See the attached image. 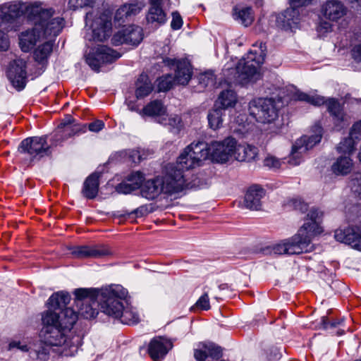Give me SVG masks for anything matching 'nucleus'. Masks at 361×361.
Wrapping results in <instances>:
<instances>
[{"label":"nucleus","instance_id":"nucleus-32","mask_svg":"<svg viewBox=\"0 0 361 361\" xmlns=\"http://www.w3.org/2000/svg\"><path fill=\"white\" fill-rule=\"evenodd\" d=\"M166 113V107L163 102L159 99L151 101L140 111V114L142 116L159 117V120H161V117L165 116Z\"/></svg>","mask_w":361,"mask_h":361},{"label":"nucleus","instance_id":"nucleus-62","mask_svg":"<svg viewBox=\"0 0 361 361\" xmlns=\"http://www.w3.org/2000/svg\"><path fill=\"white\" fill-rule=\"evenodd\" d=\"M9 47V39L7 35L0 30V49L6 51Z\"/></svg>","mask_w":361,"mask_h":361},{"label":"nucleus","instance_id":"nucleus-37","mask_svg":"<svg viewBox=\"0 0 361 361\" xmlns=\"http://www.w3.org/2000/svg\"><path fill=\"white\" fill-rule=\"evenodd\" d=\"M140 8L136 4H124L117 9L114 21L118 25L123 23L128 17L139 13Z\"/></svg>","mask_w":361,"mask_h":361},{"label":"nucleus","instance_id":"nucleus-36","mask_svg":"<svg viewBox=\"0 0 361 361\" xmlns=\"http://www.w3.org/2000/svg\"><path fill=\"white\" fill-rule=\"evenodd\" d=\"M51 345H49L42 341L35 343L32 345V348L30 351V356L35 359H39L40 360H47L49 357L50 349Z\"/></svg>","mask_w":361,"mask_h":361},{"label":"nucleus","instance_id":"nucleus-58","mask_svg":"<svg viewBox=\"0 0 361 361\" xmlns=\"http://www.w3.org/2000/svg\"><path fill=\"white\" fill-rule=\"evenodd\" d=\"M172 20L171 23V27L173 30H178L182 27L183 20L180 15L178 12H173L172 13Z\"/></svg>","mask_w":361,"mask_h":361},{"label":"nucleus","instance_id":"nucleus-15","mask_svg":"<svg viewBox=\"0 0 361 361\" xmlns=\"http://www.w3.org/2000/svg\"><path fill=\"white\" fill-rule=\"evenodd\" d=\"M87 130V124H80L70 115L59 125L56 133L54 135V140L61 142L75 135L85 133Z\"/></svg>","mask_w":361,"mask_h":361},{"label":"nucleus","instance_id":"nucleus-31","mask_svg":"<svg viewBox=\"0 0 361 361\" xmlns=\"http://www.w3.org/2000/svg\"><path fill=\"white\" fill-rule=\"evenodd\" d=\"M353 165V161L350 155L340 156L332 164L331 171L336 176H345L351 172Z\"/></svg>","mask_w":361,"mask_h":361},{"label":"nucleus","instance_id":"nucleus-14","mask_svg":"<svg viewBox=\"0 0 361 361\" xmlns=\"http://www.w3.org/2000/svg\"><path fill=\"white\" fill-rule=\"evenodd\" d=\"M120 57L121 54L114 49L104 45H97L92 49L85 60L92 70L99 71L102 64L111 63Z\"/></svg>","mask_w":361,"mask_h":361},{"label":"nucleus","instance_id":"nucleus-11","mask_svg":"<svg viewBox=\"0 0 361 361\" xmlns=\"http://www.w3.org/2000/svg\"><path fill=\"white\" fill-rule=\"evenodd\" d=\"M49 149L47 136L25 138L21 141L18 149V152L27 155L30 161L48 154Z\"/></svg>","mask_w":361,"mask_h":361},{"label":"nucleus","instance_id":"nucleus-22","mask_svg":"<svg viewBox=\"0 0 361 361\" xmlns=\"http://www.w3.org/2000/svg\"><path fill=\"white\" fill-rule=\"evenodd\" d=\"M170 66L176 67L174 79L177 84L187 85L192 76V68L190 63L184 59H167L166 61Z\"/></svg>","mask_w":361,"mask_h":361},{"label":"nucleus","instance_id":"nucleus-60","mask_svg":"<svg viewBox=\"0 0 361 361\" xmlns=\"http://www.w3.org/2000/svg\"><path fill=\"white\" fill-rule=\"evenodd\" d=\"M326 101L324 97L319 95H309L308 103L314 106L326 105Z\"/></svg>","mask_w":361,"mask_h":361},{"label":"nucleus","instance_id":"nucleus-1","mask_svg":"<svg viewBox=\"0 0 361 361\" xmlns=\"http://www.w3.org/2000/svg\"><path fill=\"white\" fill-rule=\"evenodd\" d=\"M71 299L66 291L53 293L48 300V310L42 315V328L40 337L51 346H71L73 344L71 329L78 316L71 307H66Z\"/></svg>","mask_w":361,"mask_h":361},{"label":"nucleus","instance_id":"nucleus-12","mask_svg":"<svg viewBox=\"0 0 361 361\" xmlns=\"http://www.w3.org/2000/svg\"><path fill=\"white\" fill-rule=\"evenodd\" d=\"M235 140L227 137L223 141H214L209 145L206 144L208 159L220 163H225L230 159H234Z\"/></svg>","mask_w":361,"mask_h":361},{"label":"nucleus","instance_id":"nucleus-35","mask_svg":"<svg viewBox=\"0 0 361 361\" xmlns=\"http://www.w3.org/2000/svg\"><path fill=\"white\" fill-rule=\"evenodd\" d=\"M153 86L149 78L146 74H141L136 82L135 96L142 99L148 96L152 91Z\"/></svg>","mask_w":361,"mask_h":361},{"label":"nucleus","instance_id":"nucleus-8","mask_svg":"<svg viewBox=\"0 0 361 361\" xmlns=\"http://www.w3.org/2000/svg\"><path fill=\"white\" fill-rule=\"evenodd\" d=\"M85 23L92 29V39L95 42H104L111 34V18L104 13L98 11L87 12L85 16Z\"/></svg>","mask_w":361,"mask_h":361},{"label":"nucleus","instance_id":"nucleus-53","mask_svg":"<svg viewBox=\"0 0 361 361\" xmlns=\"http://www.w3.org/2000/svg\"><path fill=\"white\" fill-rule=\"evenodd\" d=\"M281 163L282 161L279 159L274 156L269 155L264 159V165L269 169H279Z\"/></svg>","mask_w":361,"mask_h":361},{"label":"nucleus","instance_id":"nucleus-45","mask_svg":"<svg viewBox=\"0 0 361 361\" xmlns=\"http://www.w3.org/2000/svg\"><path fill=\"white\" fill-rule=\"evenodd\" d=\"M124 178L130 185L134 186L133 189L135 190L138 188L141 189L142 183L145 180V176L140 171H133Z\"/></svg>","mask_w":361,"mask_h":361},{"label":"nucleus","instance_id":"nucleus-46","mask_svg":"<svg viewBox=\"0 0 361 361\" xmlns=\"http://www.w3.org/2000/svg\"><path fill=\"white\" fill-rule=\"evenodd\" d=\"M355 140L350 135L349 137L345 138L338 144L337 151L340 153L350 155L355 150Z\"/></svg>","mask_w":361,"mask_h":361},{"label":"nucleus","instance_id":"nucleus-39","mask_svg":"<svg viewBox=\"0 0 361 361\" xmlns=\"http://www.w3.org/2000/svg\"><path fill=\"white\" fill-rule=\"evenodd\" d=\"M237 102V96L234 91L226 90L222 91L216 101L219 108L222 111L226 109L233 107Z\"/></svg>","mask_w":361,"mask_h":361},{"label":"nucleus","instance_id":"nucleus-52","mask_svg":"<svg viewBox=\"0 0 361 361\" xmlns=\"http://www.w3.org/2000/svg\"><path fill=\"white\" fill-rule=\"evenodd\" d=\"M290 207H292L295 210H298L302 213L307 211L308 206L301 199L294 198L289 201Z\"/></svg>","mask_w":361,"mask_h":361},{"label":"nucleus","instance_id":"nucleus-61","mask_svg":"<svg viewBox=\"0 0 361 361\" xmlns=\"http://www.w3.org/2000/svg\"><path fill=\"white\" fill-rule=\"evenodd\" d=\"M104 127V123L101 120H96L87 126V128H88L89 130L94 133H98Z\"/></svg>","mask_w":361,"mask_h":361},{"label":"nucleus","instance_id":"nucleus-33","mask_svg":"<svg viewBox=\"0 0 361 361\" xmlns=\"http://www.w3.org/2000/svg\"><path fill=\"white\" fill-rule=\"evenodd\" d=\"M101 290H96L88 288H77L74 290L75 303L76 306L93 300H99Z\"/></svg>","mask_w":361,"mask_h":361},{"label":"nucleus","instance_id":"nucleus-44","mask_svg":"<svg viewBox=\"0 0 361 361\" xmlns=\"http://www.w3.org/2000/svg\"><path fill=\"white\" fill-rule=\"evenodd\" d=\"M323 213L318 209L312 208L307 214L308 221L305 222L303 225H308L307 231L312 227V224H316L319 228L318 234L322 232V228L319 225V220L322 217Z\"/></svg>","mask_w":361,"mask_h":361},{"label":"nucleus","instance_id":"nucleus-17","mask_svg":"<svg viewBox=\"0 0 361 361\" xmlns=\"http://www.w3.org/2000/svg\"><path fill=\"white\" fill-rule=\"evenodd\" d=\"M142 39V29L140 26L131 25L114 35L111 41L115 46L122 44L137 46Z\"/></svg>","mask_w":361,"mask_h":361},{"label":"nucleus","instance_id":"nucleus-25","mask_svg":"<svg viewBox=\"0 0 361 361\" xmlns=\"http://www.w3.org/2000/svg\"><path fill=\"white\" fill-rule=\"evenodd\" d=\"M264 190L258 186L250 187L245 195V206L252 210H259L262 207L261 199L264 197Z\"/></svg>","mask_w":361,"mask_h":361},{"label":"nucleus","instance_id":"nucleus-5","mask_svg":"<svg viewBox=\"0 0 361 361\" xmlns=\"http://www.w3.org/2000/svg\"><path fill=\"white\" fill-rule=\"evenodd\" d=\"M208 159V152L206 150V143L204 142H192L187 146L180 154L176 163L183 173L201 165L202 161Z\"/></svg>","mask_w":361,"mask_h":361},{"label":"nucleus","instance_id":"nucleus-26","mask_svg":"<svg viewBox=\"0 0 361 361\" xmlns=\"http://www.w3.org/2000/svg\"><path fill=\"white\" fill-rule=\"evenodd\" d=\"M140 192L142 197L148 200H154L159 195L163 194L159 176L154 178L147 180L142 183Z\"/></svg>","mask_w":361,"mask_h":361},{"label":"nucleus","instance_id":"nucleus-24","mask_svg":"<svg viewBox=\"0 0 361 361\" xmlns=\"http://www.w3.org/2000/svg\"><path fill=\"white\" fill-rule=\"evenodd\" d=\"M300 21V12L298 7L290 5L283 13L277 17L279 26L285 30L295 27Z\"/></svg>","mask_w":361,"mask_h":361},{"label":"nucleus","instance_id":"nucleus-6","mask_svg":"<svg viewBox=\"0 0 361 361\" xmlns=\"http://www.w3.org/2000/svg\"><path fill=\"white\" fill-rule=\"evenodd\" d=\"M159 178L163 194L167 196L178 194L188 186L185 173L176 165L166 164Z\"/></svg>","mask_w":361,"mask_h":361},{"label":"nucleus","instance_id":"nucleus-42","mask_svg":"<svg viewBox=\"0 0 361 361\" xmlns=\"http://www.w3.org/2000/svg\"><path fill=\"white\" fill-rule=\"evenodd\" d=\"M159 123L169 126L171 131L178 133L183 127L181 118L178 115H166L158 121Z\"/></svg>","mask_w":361,"mask_h":361},{"label":"nucleus","instance_id":"nucleus-4","mask_svg":"<svg viewBox=\"0 0 361 361\" xmlns=\"http://www.w3.org/2000/svg\"><path fill=\"white\" fill-rule=\"evenodd\" d=\"M128 291L121 286H111L101 290L99 298L102 311L109 317L117 319L125 304Z\"/></svg>","mask_w":361,"mask_h":361},{"label":"nucleus","instance_id":"nucleus-9","mask_svg":"<svg viewBox=\"0 0 361 361\" xmlns=\"http://www.w3.org/2000/svg\"><path fill=\"white\" fill-rule=\"evenodd\" d=\"M249 112L256 121L269 123L278 117L274 100L269 98H259L250 102Z\"/></svg>","mask_w":361,"mask_h":361},{"label":"nucleus","instance_id":"nucleus-7","mask_svg":"<svg viewBox=\"0 0 361 361\" xmlns=\"http://www.w3.org/2000/svg\"><path fill=\"white\" fill-rule=\"evenodd\" d=\"M54 10L42 9L39 7V11L35 15H33L31 22L36 25V30H39L43 35V37L49 36L56 37L63 29L64 20L61 17L53 18Z\"/></svg>","mask_w":361,"mask_h":361},{"label":"nucleus","instance_id":"nucleus-30","mask_svg":"<svg viewBox=\"0 0 361 361\" xmlns=\"http://www.w3.org/2000/svg\"><path fill=\"white\" fill-rule=\"evenodd\" d=\"M99 174L93 173L85 180L82 190L83 196L87 199L92 200L96 197L99 191Z\"/></svg>","mask_w":361,"mask_h":361},{"label":"nucleus","instance_id":"nucleus-57","mask_svg":"<svg viewBox=\"0 0 361 361\" xmlns=\"http://www.w3.org/2000/svg\"><path fill=\"white\" fill-rule=\"evenodd\" d=\"M350 135L355 140H361V121L353 124L350 132Z\"/></svg>","mask_w":361,"mask_h":361},{"label":"nucleus","instance_id":"nucleus-59","mask_svg":"<svg viewBox=\"0 0 361 361\" xmlns=\"http://www.w3.org/2000/svg\"><path fill=\"white\" fill-rule=\"evenodd\" d=\"M343 319H337L333 322H329L326 317H322L321 324L324 329L334 328L341 324Z\"/></svg>","mask_w":361,"mask_h":361},{"label":"nucleus","instance_id":"nucleus-47","mask_svg":"<svg viewBox=\"0 0 361 361\" xmlns=\"http://www.w3.org/2000/svg\"><path fill=\"white\" fill-rule=\"evenodd\" d=\"M176 83V80L171 75L168 74L163 75L157 80L158 91L166 92L172 88L173 85Z\"/></svg>","mask_w":361,"mask_h":361},{"label":"nucleus","instance_id":"nucleus-55","mask_svg":"<svg viewBox=\"0 0 361 361\" xmlns=\"http://www.w3.org/2000/svg\"><path fill=\"white\" fill-rule=\"evenodd\" d=\"M92 3L93 0H69L68 7L73 10H76L85 6H90Z\"/></svg>","mask_w":361,"mask_h":361},{"label":"nucleus","instance_id":"nucleus-10","mask_svg":"<svg viewBox=\"0 0 361 361\" xmlns=\"http://www.w3.org/2000/svg\"><path fill=\"white\" fill-rule=\"evenodd\" d=\"M39 11V6L26 5L23 3H14L0 6V20L1 23H12L18 18L25 16L31 21L33 15Z\"/></svg>","mask_w":361,"mask_h":361},{"label":"nucleus","instance_id":"nucleus-3","mask_svg":"<svg viewBox=\"0 0 361 361\" xmlns=\"http://www.w3.org/2000/svg\"><path fill=\"white\" fill-rule=\"evenodd\" d=\"M307 228L308 225H302L296 234L275 245L274 252L277 255H299L310 252L313 247L312 240L318 235L319 228L313 224L310 230Z\"/></svg>","mask_w":361,"mask_h":361},{"label":"nucleus","instance_id":"nucleus-49","mask_svg":"<svg viewBox=\"0 0 361 361\" xmlns=\"http://www.w3.org/2000/svg\"><path fill=\"white\" fill-rule=\"evenodd\" d=\"M210 308L209 298L207 293L200 296L195 305L191 307L192 310L197 309L200 310H209Z\"/></svg>","mask_w":361,"mask_h":361},{"label":"nucleus","instance_id":"nucleus-20","mask_svg":"<svg viewBox=\"0 0 361 361\" xmlns=\"http://www.w3.org/2000/svg\"><path fill=\"white\" fill-rule=\"evenodd\" d=\"M171 348L172 343L168 339L161 336H157L150 341L147 351L154 361H161Z\"/></svg>","mask_w":361,"mask_h":361},{"label":"nucleus","instance_id":"nucleus-50","mask_svg":"<svg viewBox=\"0 0 361 361\" xmlns=\"http://www.w3.org/2000/svg\"><path fill=\"white\" fill-rule=\"evenodd\" d=\"M350 187L352 192L358 196H361V173H355L350 181Z\"/></svg>","mask_w":361,"mask_h":361},{"label":"nucleus","instance_id":"nucleus-2","mask_svg":"<svg viewBox=\"0 0 361 361\" xmlns=\"http://www.w3.org/2000/svg\"><path fill=\"white\" fill-rule=\"evenodd\" d=\"M253 47L255 49L248 52L246 58L240 60L236 67L232 69L233 76L230 78L232 82L244 85L259 78V68L264 63L267 47L262 42H257Z\"/></svg>","mask_w":361,"mask_h":361},{"label":"nucleus","instance_id":"nucleus-27","mask_svg":"<svg viewBox=\"0 0 361 361\" xmlns=\"http://www.w3.org/2000/svg\"><path fill=\"white\" fill-rule=\"evenodd\" d=\"M32 30H27L22 32L20 36L19 44L23 51L27 52L32 49L42 34L39 30H36V25H34Z\"/></svg>","mask_w":361,"mask_h":361},{"label":"nucleus","instance_id":"nucleus-19","mask_svg":"<svg viewBox=\"0 0 361 361\" xmlns=\"http://www.w3.org/2000/svg\"><path fill=\"white\" fill-rule=\"evenodd\" d=\"M71 254L77 258H101L111 254L109 247L104 245L75 246Z\"/></svg>","mask_w":361,"mask_h":361},{"label":"nucleus","instance_id":"nucleus-38","mask_svg":"<svg viewBox=\"0 0 361 361\" xmlns=\"http://www.w3.org/2000/svg\"><path fill=\"white\" fill-rule=\"evenodd\" d=\"M99 300H93L92 302H85L82 305H79L78 312L73 310L77 316L79 315L82 317L91 319L95 318L98 314V310L97 307L98 306V303Z\"/></svg>","mask_w":361,"mask_h":361},{"label":"nucleus","instance_id":"nucleus-64","mask_svg":"<svg viewBox=\"0 0 361 361\" xmlns=\"http://www.w3.org/2000/svg\"><path fill=\"white\" fill-rule=\"evenodd\" d=\"M353 58L357 61H361V44L356 45L352 49Z\"/></svg>","mask_w":361,"mask_h":361},{"label":"nucleus","instance_id":"nucleus-43","mask_svg":"<svg viewBox=\"0 0 361 361\" xmlns=\"http://www.w3.org/2000/svg\"><path fill=\"white\" fill-rule=\"evenodd\" d=\"M224 112L222 109H216L209 111L207 118L211 128L216 130L222 126Z\"/></svg>","mask_w":361,"mask_h":361},{"label":"nucleus","instance_id":"nucleus-28","mask_svg":"<svg viewBox=\"0 0 361 361\" xmlns=\"http://www.w3.org/2000/svg\"><path fill=\"white\" fill-rule=\"evenodd\" d=\"M258 154V149L252 145H238L235 141L234 159L239 161H250L254 160Z\"/></svg>","mask_w":361,"mask_h":361},{"label":"nucleus","instance_id":"nucleus-40","mask_svg":"<svg viewBox=\"0 0 361 361\" xmlns=\"http://www.w3.org/2000/svg\"><path fill=\"white\" fill-rule=\"evenodd\" d=\"M117 319H118L121 323L128 325L137 324L140 321L139 314L128 302L125 304L123 310H122Z\"/></svg>","mask_w":361,"mask_h":361},{"label":"nucleus","instance_id":"nucleus-54","mask_svg":"<svg viewBox=\"0 0 361 361\" xmlns=\"http://www.w3.org/2000/svg\"><path fill=\"white\" fill-rule=\"evenodd\" d=\"M133 188L134 186L130 185V184L124 178L121 183L116 185L115 190L118 193L129 194L135 190Z\"/></svg>","mask_w":361,"mask_h":361},{"label":"nucleus","instance_id":"nucleus-56","mask_svg":"<svg viewBox=\"0 0 361 361\" xmlns=\"http://www.w3.org/2000/svg\"><path fill=\"white\" fill-rule=\"evenodd\" d=\"M357 213L355 218L353 220V224L348 228H355V232L361 233V209L355 208Z\"/></svg>","mask_w":361,"mask_h":361},{"label":"nucleus","instance_id":"nucleus-48","mask_svg":"<svg viewBox=\"0 0 361 361\" xmlns=\"http://www.w3.org/2000/svg\"><path fill=\"white\" fill-rule=\"evenodd\" d=\"M199 83L202 87L213 86L215 83L214 75L212 72H205L199 76Z\"/></svg>","mask_w":361,"mask_h":361},{"label":"nucleus","instance_id":"nucleus-16","mask_svg":"<svg viewBox=\"0 0 361 361\" xmlns=\"http://www.w3.org/2000/svg\"><path fill=\"white\" fill-rule=\"evenodd\" d=\"M26 61L22 59H17L11 61L8 66L6 75L13 85L18 90L25 88L27 82Z\"/></svg>","mask_w":361,"mask_h":361},{"label":"nucleus","instance_id":"nucleus-41","mask_svg":"<svg viewBox=\"0 0 361 361\" xmlns=\"http://www.w3.org/2000/svg\"><path fill=\"white\" fill-rule=\"evenodd\" d=\"M53 49V44L51 42H46L39 46L34 51V58L39 63L44 65L47 63V59Z\"/></svg>","mask_w":361,"mask_h":361},{"label":"nucleus","instance_id":"nucleus-13","mask_svg":"<svg viewBox=\"0 0 361 361\" xmlns=\"http://www.w3.org/2000/svg\"><path fill=\"white\" fill-rule=\"evenodd\" d=\"M314 134L311 136L305 135L298 140L293 146L291 156L288 162L297 166L301 161V154L306 152L321 141L322 137V128L317 124L313 127Z\"/></svg>","mask_w":361,"mask_h":361},{"label":"nucleus","instance_id":"nucleus-18","mask_svg":"<svg viewBox=\"0 0 361 361\" xmlns=\"http://www.w3.org/2000/svg\"><path fill=\"white\" fill-rule=\"evenodd\" d=\"M327 111L332 117L334 128L341 130L348 126V116L344 111L343 106L334 98H329L326 101Z\"/></svg>","mask_w":361,"mask_h":361},{"label":"nucleus","instance_id":"nucleus-21","mask_svg":"<svg viewBox=\"0 0 361 361\" xmlns=\"http://www.w3.org/2000/svg\"><path fill=\"white\" fill-rule=\"evenodd\" d=\"M321 13L329 21L338 22L346 15L347 8L338 0H329L322 6Z\"/></svg>","mask_w":361,"mask_h":361},{"label":"nucleus","instance_id":"nucleus-51","mask_svg":"<svg viewBox=\"0 0 361 361\" xmlns=\"http://www.w3.org/2000/svg\"><path fill=\"white\" fill-rule=\"evenodd\" d=\"M204 348L206 349L208 356L218 359L221 356L222 351L219 346L214 343L204 344Z\"/></svg>","mask_w":361,"mask_h":361},{"label":"nucleus","instance_id":"nucleus-63","mask_svg":"<svg viewBox=\"0 0 361 361\" xmlns=\"http://www.w3.org/2000/svg\"><path fill=\"white\" fill-rule=\"evenodd\" d=\"M194 357L197 361H204L208 357L206 349L204 350H195Z\"/></svg>","mask_w":361,"mask_h":361},{"label":"nucleus","instance_id":"nucleus-34","mask_svg":"<svg viewBox=\"0 0 361 361\" xmlns=\"http://www.w3.org/2000/svg\"><path fill=\"white\" fill-rule=\"evenodd\" d=\"M147 20L149 23H157L162 25L166 21V13L161 8V1L150 4L149 8Z\"/></svg>","mask_w":361,"mask_h":361},{"label":"nucleus","instance_id":"nucleus-29","mask_svg":"<svg viewBox=\"0 0 361 361\" xmlns=\"http://www.w3.org/2000/svg\"><path fill=\"white\" fill-rule=\"evenodd\" d=\"M232 15L235 20L245 27L251 25L255 19L252 8L248 6H235Z\"/></svg>","mask_w":361,"mask_h":361},{"label":"nucleus","instance_id":"nucleus-23","mask_svg":"<svg viewBox=\"0 0 361 361\" xmlns=\"http://www.w3.org/2000/svg\"><path fill=\"white\" fill-rule=\"evenodd\" d=\"M335 238L337 241L348 244L361 252V233L355 232V228L338 229L335 232Z\"/></svg>","mask_w":361,"mask_h":361}]
</instances>
